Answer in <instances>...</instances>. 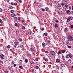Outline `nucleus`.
I'll return each instance as SVG.
<instances>
[{"mask_svg": "<svg viewBox=\"0 0 73 73\" xmlns=\"http://www.w3.org/2000/svg\"><path fill=\"white\" fill-rule=\"evenodd\" d=\"M50 54H51V55L52 56H54L56 55V53L54 51H50Z\"/></svg>", "mask_w": 73, "mask_h": 73, "instance_id": "obj_1", "label": "nucleus"}, {"mask_svg": "<svg viewBox=\"0 0 73 73\" xmlns=\"http://www.w3.org/2000/svg\"><path fill=\"white\" fill-rule=\"evenodd\" d=\"M68 40L70 41H72L73 40V36H68Z\"/></svg>", "mask_w": 73, "mask_h": 73, "instance_id": "obj_2", "label": "nucleus"}, {"mask_svg": "<svg viewBox=\"0 0 73 73\" xmlns=\"http://www.w3.org/2000/svg\"><path fill=\"white\" fill-rule=\"evenodd\" d=\"M14 44H15V45H14V46L15 48H16L17 45H19V43L17 42H14Z\"/></svg>", "mask_w": 73, "mask_h": 73, "instance_id": "obj_3", "label": "nucleus"}, {"mask_svg": "<svg viewBox=\"0 0 73 73\" xmlns=\"http://www.w3.org/2000/svg\"><path fill=\"white\" fill-rule=\"evenodd\" d=\"M4 55L3 54H1L0 55V58L2 60H4Z\"/></svg>", "mask_w": 73, "mask_h": 73, "instance_id": "obj_4", "label": "nucleus"}, {"mask_svg": "<svg viewBox=\"0 0 73 73\" xmlns=\"http://www.w3.org/2000/svg\"><path fill=\"white\" fill-rule=\"evenodd\" d=\"M30 50L31 51V52H34V51L35 50V48H30Z\"/></svg>", "mask_w": 73, "mask_h": 73, "instance_id": "obj_5", "label": "nucleus"}, {"mask_svg": "<svg viewBox=\"0 0 73 73\" xmlns=\"http://www.w3.org/2000/svg\"><path fill=\"white\" fill-rule=\"evenodd\" d=\"M60 66H62V67H65V64H63L62 63H61L60 64Z\"/></svg>", "mask_w": 73, "mask_h": 73, "instance_id": "obj_6", "label": "nucleus"}, {"mask_svg": "<svg viewBox=\"0 0 73 73\" xmlns=\"http://www.w3.org/2000/svg\"><path fill=\"white\" fill-rule=\"evenodd\" d=\"M67 62L68 64H70V63H71V60L69 59L68 61H67Z\"/></svg>", "mask_w": 73, "mask_h": 73, "instance_id": "obj_7", "label": "nucleus"}, {"mask_svg": "<svg viewBox=\"0 0 73 73\" xmlns=\"http://www.w3.org/2000/svg\"><path fill=\"white\" fill-rule=\"evenodd\" d=\"M58 27V24L57 23L55 24V28H57Z\"/></svg>", "mask_w": 73, "mask_h": 73, "instance_id": "obj_8", "label": "nucleus"}, {"mask_svg": "<svg viewBox=\"0 0 73 73\" xmlns=\"http://www.w3.org/2000/svg\"><path fill=\"white\" fill-rule=\"evenodd\" d=\"M69 57H69V54H67L66 56V58H69Z\"/></svg>", "mask_w": 73, "mask_h": 73, "instance_id": "obj_9", "label": "nucleus"}, {"mask_svg": "<svg viewBox=\"0 0 73 73\" xmlns=\"http://www.w3.org/2000/svg\"><path fill=\"white\" fill-rule=\"evenodd\" d=\"M60 61V60L58 58H57L56 59V62H59Z\"/></svg>", "mask_w": 73, "mask_h": 73, "instance_id": "obj_10", "label": "nucleus"}, {"mask_svg": "<svg viewBox=\"0 0 73 73\" xmlns=\"http://www.w3.org/2000/svg\"><path fill=\"white\" fill-rule=\"evenodd\" d=\"M11 17H14V16H16V15L14 13H12L11 14Z\"/></svg>", "mask_w": 73, "mask_h": 73, "instance_id": "obj_11", "label": "nucleus"}, {"mask_svg": "<svg viewBox=\"0 0 73 73\" xmlns=\"http://www.w3.org/2000/svg\"><path fill=\"white\" fill-rule=\"evenodd\" d=\"M13 19L15 21H17V18L16 17H14Z\"/></svg>", "mask_w": 73, "mask_h": 73, "instance_id": "obj_12", "label": "nucleus"}, {"mask_svg": "<svg viewBox=\"0 0 73 73\" xmlns=\"http://www.w3.org/2000/svg\"><path fill=\"white\" fill-rule=\"evenodd\" d=\"M25 61L26 63H27L28 62V59L26 58L25 60Z\"/></svg>", "mask_w": 73, "mask_h": 73, "instance_id": "obj_13", "label": "nucleus"}, {"mask_svg": "<svg viewBox=\"0 0 73 73\" xmlns=\"http://www.w3.org/2000/svg\"><path fill=\"white\" fill-rule=\"evenodd\" d=\"M62 11H58V13L59 14V15H61V14H62Z\"/></svg>", "mask_w": 73, "mask_h": 73, "instance_id": "obj_14", "label": "nucleus"}, {"mask_svg": "<svg viewBox=\"0 0 73 73\" xmlns=\"http://www.w3.org/2000/svg\"><path fill=\"white\" fill-rule=\"evenodd\" d=\"M42 46L44 47L45 46V44L44 42H43L42 44Z\"/></svg>", "mask_w": 73, "mask_h": 73, "instance_id": "obj_15", "label": "nucleus"}, {"mask_svg": "<svg viewBox=\"0 0 73 73\" xmlns=\"http://www.w3.org/2000/svg\"><path fill=\"white\" fill-rule=\"evenodd\" d=\"M31 72L32 73H35V69H31Z\"/></svg>", "mask_w": 73, "mask_h": 73, "instance_id": "obj_16", "label": "nucleus"}, {"mask_svg": "<svg viewBox=\"0 0 73 73\" xmlns=\"http://www.w3.org/2000/svg\"><path fill=\"white\" fill-rule=\"evenodd\" d=\"M66 43L67 44H70V43L69 42V40H67L66 41Z\"/></svg>", "mask_w": 73, "mask_h": 73, "instance_id": "obj_17", "label": "nucleus"}, {"mask_svg": "<svg viewBox=\"0 0 73 73\" xmlns=\"http://www.w3.org/2000/svg\"><path fill=\"white\" fill-rule=\"evenodd\" d=\"M35 68L36 69H39V70H40V68H39V67H38V66H35Z\"/></svg>", "mask_w": 73, "mask_h": 73, "instance_id": "obj_18", "label": "nucleus"}, {"mask_svg": "<svg viewBox=\"0 0 73 73\" xmlns=\"http://www.w3.org/2000/svg\"><path fill=\"white\" fill-rule=\"evenodd\" d=\"M68 18L70 19V20H73V17H69Z\"/></svg>", "mask_w": 73, "mask_h": 73, "instance_id": "obj_19", "label": "nucleus"}, {"mask_svg": "<svg viewBox=\"0 0 73 73\" xmlns=\"http://www.w3.org/2000/svg\"><path fill=\"white\" fill-rule=\"evenodd\" d=\"M8 68L10 70H12V69L11 68V66H8Z\"/></svg>", "mask_w": 73, "mask_h": 73, "instance_id": "obj_20", "label": "nucleus"}, {"mask_svg": "<svg viewBox=\"0 0 73 73\" xmlns=\"http://www.w3.org/2000/svg\"><path fill=\"white\" fill-rule=\"evenodd\" d=\"M44 35L45 36H48V33H44Z\"/></svg>", "mask_w": 73, "mask_h": 73, "instance_id": "obj_21", "label": "nucleus"}, {"mask_svg": "<svg viewBox=\"0 0 73 73\" xmlns=\"http://www.w3.org/2000/svg\"><path fill=\"white\" fill-rule=\"evenodd\" d=\"M40 31H44V28H42L40 29Z\"/></svg>", "mask_w": 73, "mask_h": 73, "instance_id": "obj_22", "label": "nucleus"}, {"mask_svg": "<svg viewBox=\"0 0 73 73\" xmlns=\"http://www.w3.org/2000/svg\"><path fill=\"white\" fill-rule=\"evenodd\" d=\"M9 8L10 9H13V7L12 6H10L9 7Z\"/></svg>", "mask_w": 73, "mask_h": 73, "instance_id": "obj_23", "label": "nucleus"}, {"mask_svg": "<svg viewBox=\"0 0 73 73\" xmlns=\"http://www.w3.org/2000/svg\"><path fill=\"white\" fill-rule=\"evenodd\" d=\"M57 7H58V8H60V7H61V5H60V4H58V5H57Z\"/></svg>", "mask_w": 73, "mask_h": 73, "instance_id": "obj_24", "label": "nucleus"}, {"mask_svg": "<svg viewBox=\"0 0 73 73\" xmlns=\"http://www.w3.org/2000/svg\"><path fill=\"white\" fill-rule=\"evenodd\" d=\"M22 62H23V60H21L19 61V64H22Z\"/></svg>", "mask_w": 73, "mask_h": 73, "instance_id": "obj_25", "label": "nucleus"}, {"mask_svg": "<svg viewBox=\"0 0 73 73\" xmlns=\"http://www.w3.org/2000/svg\"><path fill=\"white\" fill-rule=\"evenodd\" d=\"M70 19L69 18H67V22H69V21H70Z\"/></svg>", "mask_w": 73, "mask_h": 73, "instance_id": "obj_26", "label": "nucleus"}, {"mask_svg": "<svg viewBox=\"0 0 73 73\" xmlns=\"http://www.w3.org/2000/svg\"><path fill=\"white\" fill-rule=\"evenodd\" d=\"M10 12L11 13H13L14 12V10H11L10 11Z\"/></svg>", "mask_w": 73, "mask_h": 73, "instance_id": "obj_27", "label": "nucleus"}, {"mask_svg": "<svg viewBox=\"0 0 73 73\" xmlns=\"http://www.w3.org/2000/svg\"><path fill=\"white\" fill-rule=\"evenodd\" d=\"M44 60L45 61H48V58H46L44 59Z\"/></svg>", "mask_w": 73, "mask_h": 73, "instance_id": "obj_28", "label": "nucleus"}, {"mask_svg": "<svg viewBox=\"0 0 73 73\" xmlns=\"http://www.w3.org/2000/svg\"><path fill=\"white\" fill-rule=\"evenodd\" d=\"M15 31H16V33L17 34V33L19 32V30H18V29H17L15 30Z\"/></svg>", "mask_w": 73, "mask_h": 73, "instance_id": "obj_29", "label": "nucleus"}, {"mask_svg": "<svg viewBox=\"0 0 73 73\" xmlns=\"http://www.w3.org/2000/svg\"><path fill=\"white\" fill-rule=\"evenodd\" d=\"M30 63L31 64V65H33V64H34V62H33V61H32Z\"/></svg>", "mask_w": 73, "mask_h": 73, "instance_id": "obj_30", "label": "nucleus"}, {"mask_svg": "<svg viewBox=\"0 0 73 73\" xmlns=\"http://www.w3.org/2000/svg\"><path fill=\"white\" fill-rule=\"evenodd\" d=\"M56 68H57L58 69H59V66L58 65H56Z\"/></svg>", "mask_w": 73, "mask_h": 73, "instance_id": "obj_31", "label": "nucleus"}, {"mask_svg": "<svg viewBox=\"0 0 73 73\" xmlns=\"http://www.w3.org/2000/svg\"><path fill=\"white\" fill-rule=\"evenodd\" d=\"M11 48V46H10V45H8L7 46V48L8 49H9V48Z\"/></svg>", "mask_w": 73, "mask_h": 73, "instance_id": "obj_32", "label": "nucleus"}, {"mask_svg": "<svg viewBox=\"0 0 73 73\" xmlns=\"http://www.w3.org/2000/svg\"><path fill=\"white\" fill-rule=\"evenodd\" d=\"M13 27V26H12V25H9V28H11V29H12V28Z\"/></svg>", "mask_w": 73, "mask_h": 73, "instance_id": "obj_33", "label": "nucleus"}, {"mask_svg": "<svg viewBox=\"0 0 73 73\" xmlns=\"http://www.w3.org/2000/svg\"><path fill=\"white\" fill-rule=\"evenodd\" d=\"M61 54V52L60 51H58V55L59 54Z\"/></svg>", "mask_w": 73, "mask_h": 73, "instance_id": "obj_34", "label": "nucleus"}, {"mask_svg": "<svg viewBox=\"0 0 73 73\" xmlns=\"http://www.w3.org/2000/svg\"><path fill=\"white\" fill-rule=\"evenodd\" d=\"M45 9L46 11H48V10L49 9V8L48 7H46L45 8Z\"/></svg>", "mask_w": 73, "mask_h": 73, "instance_id": "obj_35", "label": "nucleus"}, {"mask_svg": "<svg viewBox=\"0 0 73 73\" xmlns=\"http://www.w3.org/2000/svg\"><path fill=\"white\" fill-rule=\"evenodd\" d=\"M62 53H64L65 52V50H63L62 51Z\"/></svg>", "mask_w": 73, "mask_h": 73, "instance_id": "obj_36", "label": "nucleus"}, {"mask_svg": "<svg viewBox=\"0 0 73 73\" xmlns=\"http://www.w3.org/2000/svg\"><path fill=\"white\" fill-rule=\"evenodd\" d=\"M15 63V61H13L11 62V65H13V64H14V63Z\"/></svg>", "mask_w": 73, "mask_h": 73, "instance_id": "obj_37", "label": "nucleus"}, {"mask_svg": "<svg viewBox=\"0 0 73 73\" xmlns=\"http://www.w3.org/2000/svg\"><path fill=\"white\" fill-rule=\"evenodd\" d=\"M68 30V29H67V27L66 28L64 29V32H66V31Z\"/></svg>", "mask_w": 73, "mask_h": 73, "instance_id": "obj_38", "label": "nucleus"}, {"mask_svg": "<svg viewBox=\"0 0 73 73\" xmlns=\"http://www.w3.org/2000/svg\"><path fill=\"white\" fill-rule=\"evenodd\" d=\"M70 12V11L69 10H67L66 11V13H69Z\"/></svg>", "mask_w": 73, "mask_h": 73, "instance_id": "obj_39", "label": "nucleus"}, {"mask_svg": "<svg viewBox=\"0 0 73 73\" xmlns=\"http://www.w3.org/2000/svg\"><path fill=\"white\" fill-rule=\"evenodd\" d=\"M3 12V9L0 8V12Z\"/></svg>", "mask_w": 73, "mask_h": 73, "instance_id": "obj_40", "label": "nucleus"}, {"mask_svg": "<svg viewBox=\"0 0 73 73\" xmlns=\"http://www.w3.org/2000/svg\"><path fill=\"white\" fill-rule=\"evenodd\" d=\"M69 56L70 58L72 57V55L71 54H69Z\"/></svg>", "mask_w": 73, "mask_h": 73, "instance_id": "obj_41", "label": "nucleus"}, {"mask_svg": "<svg viewBox=\"0 0 73 73\" xmlns=\"http://www.w3.org/2000/svg\"><path fill=\"white\" fill-rule=\"evenodd\" d=\"M19 40L20 41H23V40H22V39L21 38H20L19 39Z\"/></svg>", "mask_w": 73, "mask_h": 73, "instance_id": "obj_42", "label": "nucleus"}, {"mask_svg": "<svg viewBox=\"0 0 73 73\" xmlns=\"http://www.w3.org/2000/svg\"><path fill=\"white\" fill-rule=\"evenodd\" d=\"M20 17H18V21L19 22L20 21Z\"/></svg>", "mask_w": 73, "mask_h": 73, "instance_id": "obj_43", "label": "nucleus"}, {"mask_svg": "<svg viewBox=\"0 0 73 73\" xmlns=\"http://www.w3.org/2000/svg\"><path fill=\"white\" fill-rule=\"evenodd\" d=\"M41 11L42 12H44L45 11V9L42 8V9Z\"/></svg>", "mask_w": 73, "mask_h": 73, "instance_id": "obj_44", "label": "nucleus"}, {"mask_svg": "<svg viewBox=\"0 0 73 73\" xmlns=\"http://www.w3.org/2000/svg\"><path fill=\"white\" fill-rule=\"evenodd\" d=\"M19 67L20 69H22L23 68V66H19Z\"/></svg>", "mask_w": 73, "mask_h": 73, "instance_id": "obj_45", "label": "nucleus"}, {"mask_svg": "<svg viewBox=\"0 0 73 73\" xmlns=\"http://www.w3.org/2000/svg\"><path fill=\"white\" fill-rule=\"evenodd\" d=\"M22 28L23 29V30H24L25 29V27L24 26H23L22 27Z\"/></svg>", "mask_w": 73, "mask_h": 73, "instance_id": "obj_46", "label": "nucleus"}, {"mask_svg": "<svg viewBox=\"0 0 73 73\" xmlns=\"http://www.w3.org/2000/svg\"><path fill=\"white\" fill-rule=\"evenodd\" d=\"M0 23L1 24H2L3 23V21L0 19Z\"/></svg>", "mask_w": 73, "mask_h": 73, "instance_id": "obj_47", "label": "nucleus"}, {"mask_svg": "<svg viewBox=\"0 0 73 73\" xmlns=\"http://www.w3.org/2000/svg\"><path fill=\"white\" fill-rule=\"evenodd\" d=\"M27 56H29V55H30V54H29V53H27Z\"/></svg>", "mask_w": 73, "mask_h": 73, "instance_id": "obj_48", "label": "nucleus"}, {"mask_svg": "<svg viewBox=\"0 0 73 73\" xmlns=\"http://www.w3.org/2000/svg\"><path fill=\"white\" fill-rule=\"evenodd\" d=\"M32 33V32L31 31H29V34L30 35H31Z\"/></svg>", "mask_w": 73, "mask_h": 73, "instance_id": "obj_49", "label": "nucleus"}, {"mask_svg": "<svg viewBox=\"0 0 73 73\" xmlns=\"http://www.w3.org/2000/svg\"><path fill=\"white\" fill-rule=\"evenodd\" d=\"M11 5H14V3H13V2H11Z\"/></svg>", "mask_w": 73, "mask_h": 73, "instance_id": "obj_50", "label": "nucleus"}, {"mask_svg": "<svg viewBox=\"0 0 73 73\" xmlns=\"http://www.w3.org/2000/svg\"><path fill=\"white\" fill-rule=\"evenodd\" d=\"M17 66V65H16V64H13V66L14 67H16V66Z\"/></svg>", "mask_w": 73, "mask_h": 73, "instance_id": "obj_51", "label": "nucleus"}, {"mask_svg": "<svg viewBox=\"0 0 73 73\" xmlns=\"http://www.w3.org/2000/svg\"><path fill=\"white\" fill-rule=\"evenodd\" d=\"M50 41L48 40L47 41V43L48 44V43H50Z\"/></svg>", "mask_w": 73, "mask_h": 73, "instance_id": "obj_52", "label": "nucleus"}, {"mask_svg": "<svg viewBox=\"0 0 73 73\" xmlns=\"http://www.w3.org/2000/svg\"><path fill=\"white\" fill-rule=\"evenodd\" d=\"M68 5H65L64 6V7H66V8H67L68 7Z\"/></svg>", "mask_w": 73, "mask_h": 73, "instance_id": "obj_53", "label": "nucleus"}, {"mask_svg": "<svg viewBox=\"0 0 73 73\" xmlns=\"http://www.w3.org/2000/svg\"><path fill=\"white\" fill-rule=\"evenodd\" d=\"M15 26H17V25H18V24H17V23H15Z\"/></svg>", "mask_w": 73, "mask_h": 73, "instance_id": "obj_54", "label": "nucleus"}, {"mask_svg": "<svg viewBox=\"0 0 73 73\" xmlns=\"http://www.w3.org/2000/svg\"><path fill=\"white\" fill-rule=\"evenodd\" d=\"M55 21L57 23H58V22H59V21L57 20H56Z\"/></svg>", "mask_w": 73, "mask_h": 73, "instance_id": "obj_55", "label": "nucleus"}, {"mask_svg": "<svg viewBox=\"0 0 73 73\" xmlns=\"http://www.w3.org/2000/svg\"><path fill=\"white\" fill-rule=\"evenodd\" d=\"M37 37L38 38H41V36H40V35H38L37 36Z\"/></svg>", "mask_w": 73, "mask_h": 73, "instance_id": "obj_56", "label": "nucleus"}, {"mask_svg": "<svg viewBox=\"0 0 73 73\" xmlns=\"http://www.w3.org/2000/svg\"><path fill=\"white\" fill-rule=\"evenodd\" d=\"M10 51L11 52H13V50L12 49H10Z\"/></svg>", "mask_w": 73, "mask_h": 73, "instance_id": "obj_57", "label": "nucleus"}, {"mask_svg": "<svg viewBox=\"0 0 73 73\" xmlns=\"http://www.w3.org/2000/svg\"><path fill=\"white\" fill-rule=\"evenodd\" d=\"M0 62L1 63H2V64H3L4 63H3V62L2 61H1V60H0Z\"/></svg>", "mask_w": 73, "mask_h": 73, "instance_id": "obj_58", "label": "nucleus"}, {"mask_svg": "<svg viewBox=\"0 0 73 73\" xmlns=\"http://www.w3.org/2000/svg\"><path fill=\"white\" fill-rule=\"evenodd\" d=\"M14 5L16 6V5H17V3H14Z\"/></svg>", "mask_w": 73, "mask_h": 73, "instance_id": "obj_59", "label": "nucleus"}, {"mask_svg": "<svg viewBox=\"0 0 73 73\" xmlns=\"http://www.w3.org/2000/svg\"><path fill=\"white\" fill-rule=\"evenodd\" d=\"M45 53L46 54L48 53V51H45Z\"/></svg>", "mask_w": 73, "mask_h": 73, "instance_id": "obj_60", "label": "nucleus"}, {"mask_svg": "<svg viewBox=\"0 0 73 73\" xmlns=\"http://www.w3.org/2000/svg\"><path fill=\"white\" fill-rule=\"evenodd\" d=\"M20 46L21 48H23V45H20Z\"/></svg>", "mask_w": 73, "mask_h": 73, "instance_id": "obj_61", "label": "nucleus"}, {"mask_svg": "<svg viewBox=\"0 0 73 73\" xmlns=\"http://www.w3.org/2000/svg\"><path fill=\"white\" fill-rule=\"evenodd\" d=\"M5 73H8V71L7 70H6L5 71Z\"/></svg>", "mask_w": 73, "mask_h": 73, "instance_id": "obj_62", "label": "nucleus"}, {"mask_svg": "<svg viewBox=\"0 0 73 73\" xmlns=\"http://www.w3.org/2000/svg\"><path fill=\"white\" fill-rule=\"evenodd\" d=\"M63 11H66V8H63Z\"/></svg>", "mask_w": 73, "mask_h": 73, "instance_id": "obj_63", "label": "nucleus"}, {"mask_svg": "<svg viewBox=\"0 0 73 73\" xmlns=\"http://www.w3.org/2000/svg\"><path fill=\"white\" fill-rule=\"evenodd\" d=\"M71 28H73V25H71Z\"/></svg>", "mask_w": 73, "mask_h": 73, "instance_id": "obj_64", "label": "nucleus"}]
</instances>
